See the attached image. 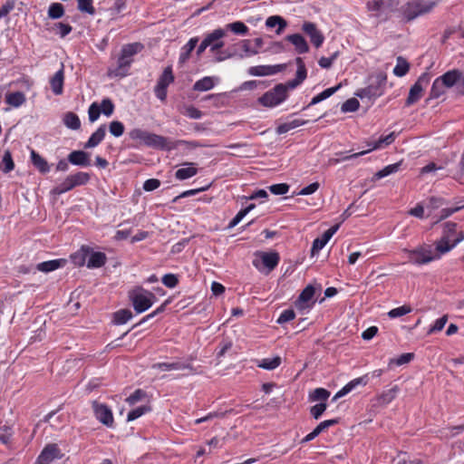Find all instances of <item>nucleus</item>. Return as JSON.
I'll use <instances>...</instances> for the list:
<instances>
[{"label":"nucleus","instance_id":"51","mask_svg":"<svg viewBox=\"0 0 464 464\" xmlns=\"http://www.w3.org/2000/svg\"><path fill=\"white\" fill-rule=\"evenodd\" d=\"M227 28L231 30L234 34H237L244 35L248 32L247 26L243 22H240V21L228 24L227 25Z\"/></svg>","mask_w":464,"mask_h":464},{"label":"nucleus","instance_id":"7","mask_svg":"<svg viewBox=\"0 0 464 464\" xmlns=\"http://www.w3.org/2000/svg\"><path fill=\"white\" fill-rule=\"evenodd\" d=\"M130 298L131 300L134 310L139 314L148 310L153 304L156 299L153 293L142 288H138L131 291L130 294Z\"/></svg>","mask_w":464,"mask_h":464},{"label":"nucleus","instance_id":"46","mask_svg":"<svg viewBox=\"0 0 464 464\" xmlns=\"http://www.w3.org/2000/svg\"><path fill=\"white\" fill-rule=\"evenodd\" d=\"M447 87L443 84V82L440 81V78H437L432 84L431 90H430V98L437 99L440 95H442Z\"/></svg>","mask_w":464,"mask_h":464},{"label":"nucleus","instance_id":"40","mask_svg":"<svg viewBox=\"0 0 464 464\" xmlns=\"http://www.w3.org/2000/svg\"><path fill=\"white\" fill-rule=\"evenodd\" d=\"M215 85V79L212 77H204L197 81L193 89L198 92H206L211 90Z\"/></svg>","mask_w":464,"mask_h":464},{"label":"nucleus","instance_id":"37","mask_svg":"<svg viewBox=\"0 0 464 464\" xmlns=\"http://www.w3.org/2000/svg\"><path fill=\"white\" fill-rule=\"evenodd\" d=\"M359 384H364L362 378H356L351 381L345 386H343L338 392L335 393V395L333 398V401H336L337 399L346 395Z\"/></svg>","mask_w":464,"mask_h":464},{"label":"nucleus","instance_id":"49","mask_svg":"<svg viewBox=\"0 0 464 464\" xmlns=\"http://www.w3.org/2000/svg\"><path fill=\"white\" fill-rule=\"evenodd\" d=\"M266 24L267 27L271 28L278 24L279 28L277 30V34H280L281 31L286 26L285 21L282 17L277 15L268 17L266 21Z\"/></svg>","mask_w":464,"mask_h":464},{"label":"nucleus","instance_id":"44","mask_svg":"<svg viewBox=\"0 0 464 464\" xmlns=\"http://www.w3.org/2000/svg\"><path fill=\"white\" fill-rule=\"evenodd\" d=\"M341 87V83H339L337 86L335 87H332V88H328L326 90H324V92H322L321 93L317 94L316 96H314L310 104L311 105H314V104H316L327 98H329L330 96H332L337 90H339Z\"/></svg>","mask_w":464,"mask_h":464},{"label":"nucleus","instance_id":"5","mask_svg":"<svg viewBox=\"0 0 464 464\" xmlns=\"http://www.w3.org/2000/svg\"><path fill=\"white\" fill-rule=\"evenodd\" d=\"M129 135L130 138L140 146L144 145L157 149H164L168 145L167 140L164 137L141 129H133L130 131Z\"/></svg>","mask_w":464,"mask_h":464},{"label":"nucleus","instance_id":"60","mask_svg":"<svg viewBox=\"0 0 464 464\" xmlns=\"http://www.w3.org/2000/svg\"><path fill=\"white\" fill-rule=\"evenodd\" d=\"M3 163L5 165V169H4L5 172L7 173V172H9V171L14 169V163L13 161L12 155H11V152L9 150H5V154H4V157H3Z\"/></svg>","mask_w":464,"mask_h":464},{"label":"nucleus","instance_id":"45","mask_svg":"<svg viewBox=\"0 0 464 464\" xmlns=\"http://www.w3.org/2000/svg\"><path fill=\"white\" fill-rule=\"evenodd\" d=\"M64 124L72 130H78L81 126L79 117L72 112H68L63 118Z\"/></svg>","mask_w":464,"mask_h":464},{"label":"nucleus","instance_id":"54","mask_svg":"<svg viewBox=\"0 0 464 464\" xmlns=\"http://www.w3.org/2000/svg\"><path fill=\"white\" fill-rule=\"evenodd\" d=\"M411 312V308L409 305H402V306L396 307V308H393L391 311H389L388 316L390 318H396V317L403 316Z\"/></svg>","mask_w":464,"mask_h":464},{"label":"nucleus","instance_id":"1","mask_svg":"<svg viewBox=\"0 0 464 464\" xmlns=\"http://www.w3.org/2000/svg\"><path fill=\"white\" fill-rule=\"evenodd\" d=\"M464 240V233L457 231V225L454 223H447L442 237L435 243V256L438 259L451 249L459 243Z\"/></svg>","mask_w":464,"mask_h":464},{"label":"nucleus","instance_id":"16","mask_svg":"<svg viewBox=\"0 0 464 464\" xmlns=\"http://www.w3.org/2000/svg\"><path fill=\"white\" fill-rule=\"evenodd\" d=\"M315 289L313 285H307L300 294L299 297L295 303L296 309L300 311L308 310L312 308L314 304V295Z\"/></svg>","mask_w":464,"mask_h":464},{"label":"nucleus","instance_id":"13","mask_svg":"<svg viewBox=\"0 0 464 464\" xmlns=\"http://www.w3.org/2000/svg\"><path fill=\"white\" fill-rule=\"evenodd\" d=\"M92 410L96 419L101 423L109 428H111L113 426L114 419L112 411L107 405L94 401L92 402Z\"/></svg>","mask_w":464,"mask_h":464},{"label":"nucleus","instance_id":"27","mask_svg":"<svg viewBox=\"0 0 464 464\" xmlns=\"http://www.w3.org/2000/svg\"><path fill=\"white\" fill-rule=\"evenodd\" d=\"M69 161L77 166H88L90 165V158L88 153L82 150H73L68 156Z\"/></svg>","mask_w":464,"mask_h":464},{"label":"nucleus","instance_id":"63","mask_svg":"<svg viewBox=\"0 0 464 464\" xmlns=\"http://www.w3.org/2000/svg\"><path fill=\"white\" fill-rule=\"evenodd\" d=\"M320 188V184L318 182H313L310 185L303 188L299 192L298 195L300 196H307L311 195L318 190Z\"/></svg>","mask_w":464,"mask_h":464},{"label":"nucleus","instance_id":"12","mask_svg":"<svg viewBox=\"0 0 464 464\" xmlns=\"http://www.w3.org/2000/svg\"><path fill=\"white\" fill-rule=\"evenodd\" d=\"M114 111V104L110 99H104L99 105L97 102H93L90 105L88 110V116L91 122H94L100 117L102 112L105 116H111Z\"/></svg>","mask_w":464,"mask_h":464},{"label":"nucleus","instance_id":"43","mask_svg":"<svg viewBox=\"0 0 464 464\" xmlns=\"http://www.w3.org/2000/svg\"><path fill=\"white\" fill-rule=\"evenodd\" d=\"M132 317V313L129 309H121L113 314V323L115 324H123Z\"/></svg>","mask_w":464,"mask_h":464},{"label":"nucleus","instance_id":"64","mask_svg":"<svg viewBox=\"0 0 464 464\" xmlns=\"http://www.w3.org/2000/svg\"><path fill=\"white\" fill-rule=\"evenodd\" d=\"M295 314L294 310H291V309L285 310L278 317L277 323L280 324H285L286 322L292 321L295 318Z\"/></svg>","mask_w":464,"mask_h":464},{"label":"nucleus","instance_id":"25","mask_svg":"<svg viewBox=\"0 0 464 464\" xmlns=\"http://www.w3.org/2000/svg\"><path fill=\"white\" fill-rule=\"evenodd\" d=\"M297 71L296 78L293 81L288 82L285 85L287 89H294L299 85L306 78V69L304 63L301 58H296Z\"/></svg>","mask_w":464,"mask_h":464},{"label":"nucleus","instance_id":"9","mask_svg":"<svg viewBox=\"0 0 464 464\" xmlns=\"http://www.w3.org/2000/svg\"><path fill=\"white\" fill-rule=\"evenodd\" d=\"M405 252L408 254L409 261L416 265H424L438 259V256H435L434 251L427 246H421L412 250H405Z\"/></svg>","mask_w":464,"mask_h":464},{"label":"nucleus","instance_id":"30","mask_svg":"<svg viewBox=\"0 0 464 464\" xmlns=\"http://www.w3.org/2000/svg\"><path fill=\"white\" fill-rule=\"evenodd\" d=\"M461 72L459 70H451L439 77L447 88L452 87L456 82H459Z\"/></svg>","mask_w":464,"mask_h":464},{"label":"nucleus","instance_id":"38","mask_svg":"<svg viewBox=\"0 0 464 464\" xmlns=\"http://www.w3.org/2000/svg\"><path fill=\"white\" fill-rule=\"evenodd\" d=\"M304 124H305V121L301 120V119H295V120H293V121H291L289 122H285V123L280 124L276 128V132L278 134H284V133H286V132H288L289 130H291L293 129L298 128V127L303 126Z\"/></svg>","mask_w":464,"mask_h":464},{"label":"nucleus","instance_id":"6","mask_svg":"<svg viewBox=\"0 0 464 464\" xmlns=\"http://www.w3.org/2000/svg\"><path fill=\"white\" fill-rule=\"evenodd\" d=\"M90 180V175L87 172L79 171L77 173L68 175L63 182L55 186L51 194L58 196L72 190L77 186L85 185Z\"/></svg>","mask_w":464,"mask_h":464},{"label":"nucleus","instance_id":"15","mask_svg":"<svg viewBox=\"0 0 464 464\" xmlns=\"http://www.w3.org/2000/svg\"><path fill=\"white\" fill-rule=\"evenodd\" d=\"M395 136H396L395 132H391L390 134H388L386 136L381 137L377 141H375L372 144H369L371 147L368 150H362V151H360V152H357V153H354V154H352L349 156H345L342 159V160H347L358 158V157L365 155L366 153H369L374 150H378V149L383 148L385 146H388L394 141Z\"/></svg>","mask_w":464,"mask_h":464},{"label":"nucleus","instance_id":"58","mask_svg":"<svg viewBox=\"0 0 464 464\" xmlns=\"http://www.w3.org/2000/svg\"><path fill=\"white\" fill-rule=\"evenodd\" d=\"M145 397H146V392H143L142 390H137L130 396H129L126 399V401L130 405H133L136 402H138L140 401H142Z\"/></svg>","mask_w":464,"mask_h":464},{"label":"nucleus","instance_id":"26","mask_svg":"<svg viewBox=\"0 0 464 464\" xmlns=\"http://www.w3.org/2000/svg\"><path fill=\"white\" fill-rule=\"evenodd\" d=\"M63 81H64V72H63V65H62V68L50 80L51 88L54 94H56V95L62 94Z\"/></svg>","mask_w":464,"mask_h":464},{"label":"nucleus","instance_id":"11","mask_svg":"<svg viewBox=\"0 0 464 464\" xmlns=\"http://www.w3.org/2000/svg\"><path fill=\"white\" fill-rule=\"evenodd\" d=\"M430 80L429 73L421 74L417 82L411 86L406 100V105L411 106L417 102L423 95L424 89L427 87Z\"/></svg>","mask_w":464,"mask_h":464},{"label":"nucleus","instance_id":"10","mask_svg":"<svg viewBox=\"0 0 464 464\" xmlns=\"http://www.w3.org/2000/svg\"><path fill=\"white\" fill-rule=\"evenodd\" d=\"M255 257L256 258L253 260V266L260 270V264H262L266 268H267V272L274 270L277 266L280 259L279 254L276 251H256L255 253Z\"/></svg>","mask_w":464,"mask_h":464},{"label":"nucleus","instance_id":"47","mask_svg":"<svg viewBox=\"0 0 464 464\" xmlns=\"http://www.w3.org/2000/svg\"><path fill=\"white\" fill-rule=\"evenodd\" d=\"M330 396V392L324 388H317L309 394L311 401H325Z\"/></svg>","mask_w":464,"mask_h":464},{"label":"nucleus","instance_id":"39","mask_svg":"<svg viewBox=\"0 0 464 464\" xmlns=\"http://www.w3.org/2000/svg\"><path fill=\"white\" fill-rule=\"evenodd\" d=\"M401 164V162L400 161V162L391 164V165L384 167L382 169L377 171L374 174L372 179L373 180L380 179L387 177L391 174L396 173L397 171H399Z\"/></svg>","mask_w":464,"mask_h":464},{"label":"nucleus","instance_id":"34","mask_svg":"<svg viewBox=\"0 0 464 464\" xmlns=\"http://www.w3.org/2000/svg\"><path fill=\"white\" fill-rule=\"evenodd\" d=\"M398 392H399L398 386H394L389 390H386V391L382 392L377 397V401L379 402V404L386 405V404L392 402L395 399Z\"/></svg>","mask_w":464,"mask_h":464},{"label":"nucleus","instance_id":"52","mask_svg":"<svg viewBox=\"0 0 464 464\" xmlns=\"http://www.w3.org/2000/svg\"><path fill=\"white\" fill-rule=\"evenodd\" d=\"M359 106L360 103L358 100L355 98H351L343 103L341 110L343 112H353L359 109Z\"/></svg>","mask_w":464,"mask_h":464},{"label":"nucleus","instance_id":"55","mask_svg":"<svg viewBox=\"0 0 464 464\" xmlns=\"http://www.w3.org/2000/svg\"><path fill=\"white\" fill-rule=\"evenodd\" d=\"M77 1H78V9L81 12H84L89 14H93L95 13V9L92 5V0H77Z\"/></svg>","mask_w":464,"mask_h":464},{"label":"nucleus","instance_id":"21","mask_svg":"<svg viewBox=\"0 0 464 464\" xmlns=\"http://www.w3.org/2000/svg\"><path fill=\"white\" fill-rule=\"evenodd\" d=\"M339 228V225H335L327 229L321 237L315 238L313 242L311 254L312 256L317 254L332 238Z\"/></svg>","mask_w":464,"mask_h":464},{"label":"nucleus","instance_id":"31","mask_svg":"<svg viewBox=\"0 0 464 464\" xmlns=\"http://www.w3.org/2000/svg\"><path fill=\"white\" fill-rule=\"evenodd\" d=\"M105 133L106 127L105 125H102L94 133H92V135L84 145V148L90 149L96 147L103 140Z\"/></svg>","mask_w":464,"mask_h":464},{"label":"nucleus","instance_id":"42","mask_svg":"<svg viewBox=\"0 0 464 464\" xmlns=\"http://www.w3.org/2000/svg\"><path fill=\"white\" fill-rule=\"evenodd\" d=\"M410 69L409 63L401 56L397 58L396 65L393 69V73L398 77L404 76Z\"/></svg>","mask_w":464,"mask_h":464},{"label":"nucleus","instance_id":"8","mask_svg":"<svg viewBox=\"0 0 464 464\" xmlns=\"http://www.w3.org/2000/svg\"><path fill=\"white\" fill-rule=\"evenodd\" d=\"M287 90L286 85L278 84L273 90L261 96L258 101L266 107L276 106L285 100Z\"/></svg>","mask_w":464,"mask_h":464},{"label":"nucleus","instance_id":"32","mask_svg":"<svg viewBox=\"0 0 464 464\" xmlns=\"http://www.w3.org/2000/svg\"><path fill=\"white\" fill-rule=\"evenodd\" d=\"M198 42V39L197 37H193L182 47L179 59L180 63L183 64L188 60L190 53L195 49Z\"/></svg>","mask_w":464,"mask_h":464},{"label":"nucleus","instance_id":"22","mask_svg":"<svg viewBox=\"0 0 464 464\" xmlns=\"http://www.w3.org/2000/svg\"><path fill=\"white\" fill-rule=\"evenodd\" d=\"M226 36V31L221 28L215 29L210 34H207V36L203 39L201 44L198 45L197 49V54L199 56L201 53L208 48H210V45L214 41L219 40Z\"/></svg>","mask_w":464,"mask_h":464},{"label":"nucleus","instance_id":"19","mask_svg":"<svg viewBox=\"0 0 464 464\" xmlns=\"http://www.w3.org/2000/svg\"><path fill=\"white\" fill-rule=\"evenodd\" d=\"M398 5L399 0H372L367 4L368 9L374 12H392Z\"/></svg>","mask_w":464,"mask_h":464},{"label":"nucleus","instance_id":"53","mask_svg":"<svg viewBox=\"0 0 464 464\" xmlns=\"http://www.w3.org/2000/svg\"><path fill=\"white\" fill-rule=\"evenodd\" d=\"M150 411V406H141V407H139L137 409H134V410L130 411L128 413L127 420L128 421H132V420L140 418L144 413H146V412H148Z\"/></svg>","mask_w":464,"mask_h":464},{"label":"nucleus","instance_id":"35","mask_svg":"<svg viewBox=\"0 0 464 464\" xmlns=\"http://www.w3.org/2000/svg\"><path fill=\"white\" fill-rule=\"evenodd\" d=\"M63 264H65V260L63 259L45 261L38 264L37 269L41 272L48 273L56 270Z\"/></svg>","mask_w":464,"mask_h":464},{"label":"nucleus","instance_id":"36","mask_svg":"<svg viewBox=\"0 0 464 464\" xmlns=\"http://www.w3.org/2000/svg\"><path fill=\"white\" fill-rule=\"evenodd\" d=\"M31 160L33 164L39 169L40 172L46 173L50 170L49 164L45 159H44L34 150L31 151Z\"/></svg>","mask_w":464,"mask_h":464},{"label":"nucleus","instance_id":"14","mask_svg":"<svg viewBox=\"0 0 464 464\" xmlns=\"http://www.w3.org/2000/svg\"><path fill=\"white\" fill-rule=\"evenodd\" d=\"M174 81V76L172 74V71L170 67H167L162 74L160 75L158 83L155 87V94L156 96L161 100L165 101L167 96V87Z\"/></svg>","mask_w":464,"mask_h":464},{"label":"nucleus","instance_id":"48","mask_svg":"<svg viewBox=\"0 0 464 464\" xmlns=\"http://www.w3.org/2000/svg\"><path fill=\"white\" fill-rule=\"evenodd\" d=\"M64 14V9L62 4L53 3L48 9V16L52 19L61 18Z\"/></svg>","mask_w":464,"mask_h":464},{"label":"nucleus","instance_id":"3","mask_svg":"<svg viewBox=\"0 0 464 464\" xmlns=\"http://www.w3.org/2000/svg\"><path fill=\"white\" fill-rule=\"evenodd\" d=\"M436 5L437 3L431 0H410L401 7V12L406 21H412L430 13Z\"/></svg>","mask_w":464,"mask_h":464},{"label":"nucleus","instance_id":"23","mask_svg":"<svg viewBox=\"0 0 464 464\" xmlns=\"http://www.w3.org/2000/svg\"><path fill=\"white\" fill-rule=\"evenodd\" d=\"M59 449L54 444L47 445L37 458V464H49L53 459L59 458Z\"/></svg>","mask_w":464,"mask_h":464},{"label":"nucleus","instance_id":"4","mask_svg":"<svg viewBox=\"0 0 464 464\" xmlns=\"http://www.w3.org/2000/svg\"><path fill=\"white\" fill-rule=\"evenodd\" d=\"M370 83L367 87L360 89L356 96L361 99H375L382 95L387 81V74L384 72H376L369 78Z\"/></svg>","mask_w":464,"mask_h":464},{"label":"nucleus","instance_id":"17","mask_svg":"<svg viewBox=\"0 0 464 464\" xmlns=\"http://www.w3.org/2000/svg\"><path fill=\"white\" fill-rule=\"evenodd\" d=\"M82 260L88 256L87 266L89 268L101 267L106 262V256L102 252H90L88 247L82 246L80 251Z\"/></svg>","mask_w":464,"mask_h":464},{"label":"nucleus","instance_id":"56","mask_svg":"<svg viewBox=\"0 0 464 464\" xmlns=\"http://www.w3.org/2000/svg\"><path fill=\"white\" fill-rule=\"evenodd\" d=\"M109 130L111 135L120 137L124 132V126L121 121H113L110 123Z\"/></svg>","mask_w":464,"mask_h":464},{"label":"nucleus","instance_id":"20","mask_svg":"<svg viewBox=\"0 0 464 464\" xmlns=\"http://www.w3.org/2000/svg\"><path fill=\"white\" fill-rule=\"evenodd\" d=\"M285 68V64L277 65H257L248 69V73L252 76H267L277 73Z\"/></svg>","mask_w":464,"mask_h":464},{"label":"nucleus","instance_id":"24","mask_svg":"<svg viewBox=\"0 0 464 464\" xmlns=\"http://www.w3.org/2000/svg\"><path fill=\"white\" fill-rule=\"evenodd\" d=\"M198 173V169L196 168V164L193 162H185L182 164V168L179 169L175 177L179 180H184L189 178L194 177Z\"/></svg>","mask_w":464,"mask_h":464},{"label":"nucleus","instance_id":"57","mask_svg":"<svg viewBox=\"0 0 464 464\" xmlns=\"http://www.w3.org/2000/svg\"><path fill=\"white\" fill-rule=\"evenodd\" d=\"M447 321H448L447 315H443L442 317L437 319L435 321L434 324L429 329L428 334H431L436 332L441 331L444 328Z\"/></svg>","mask_w":464,"mask_h":464},{"label":"nucleus","instance_id":"33","mask_svg":"<svg viewBox=\"0 0 464 464\" xmlns=\"http://www.w3.org/2000/svg\"><path fill=\"white\" fill-rule=\"evenodd\" d=\"M282 362V359L280 356L276 355L271 358H264L258 361L257 367L262 368L264 370H275L276 369Z\"/></svg>","mask_w":464,"mask_h":464},{"label":"nucleus","instance_id":"28","mask_svg":"<svg viewBox=\"0 0 464 464\" xmlns=\"http://www.w3.org/2000/svg\"><path fill=\"white\" fill-rule=\"evenodd\" d=\"M158 367L162 371H184L188 370L189 372H193L194 369L190 363L183 362L180 361L173 362H163L159 363Z\"/></svg>","mask_w":464,"mask_h":464},{"label":"nucleus","instance_id":"50","mask_svg":"<svg viewBox=\"0 0 464 464\" xmlns=\"http://www.w3.org/2000/svg\"><path fill=\"white\" fill-rule=\"evenodd\" d=\"M414 358V353H407L401 354L398 358H393L390 360L389 364L390 365H397L401 366L406 363H409L411 360Z\"/></svg>","mask_w":464,"mask_h":464},{"label":"nucleus","instance_id":"41","mask_svg":"<svg viewBox=\"0 0 464 464\" xmlns=\"http://www.w3.org/2000/svg\"><path fill=\"white\" fill-rule=\"evenodd\" d=\"M5 101L13 107H19L25 102V96L21 92H10L6 94Z\"/></svg>","mask_w":464,"mask_h":464},{"label":"nucleus","instance_id":"61","mask_svg":"<svg viewBox=\"0 0 464 464\" xmlns=\"http://www.w3.org/2000/svg\"><path fill=\"white\" fill-rule=\"evenodd\" d=\"M269 190L275 195H284L289 190V186L285 183L275 184L269 187Z\"/></svg>","mask_w":464,"mask_h":464},{"label":"nucleus","instance_id":"2","mask_svg":"<svg viewBox=\"0 0 464 464\" xmlns=\"http://www.w3.org/2000/svg\"><path fill=\"white\" fill-rule=\"evenodd\" d=\"M143 45L140 43L128 44L122 46L121 54L118 58V66L116 69L109 71L111 77H123L127 74L128 69L133 62V56L140 53Z\"/></svg>","mask_w":464,"mask_h":464},{"label":"nucleus","instance_id":"18","mask_svg":"<svg viewBox=\"0 0 464 464\" xmlns=\"http://www.w3.org/2000/svg\"><path fill=\"white\" fill-rule=\"evenodd\" d=\"M302 29L309 36L311 43L315 46V48H319L323 44L324 36L317 28L315 24L305 22L304 23Z\"/></svg>","mask_w":464,"mask_h":464},{"label":"nucleus","instance_id":"59","mask_svg":"<svg viewBox=\"0 0 464 464\" xmlns=\"http://www.w3.org/2000/svg\"><path fill=\"white\" fill-rule=\"evenodd\" d=\"M326 407L327 405L325 402L316 404L311 407L310 413L314 417V419L318 420L326 410Z\"/></svg>","mask_w":464,"mask_h":464},{"label":"nucleus","instance_id":"62","mask_svg":"<svg viewBox=\"0 0 464 464\" xmlns=\"http://www.w3.org/2000/svg\"><path fill=\"white\" fill-rule=\"evenodd\" d=\"M338 422L337 420H327L320 422L314 430L319 435L321 432L327 430L329 427L335 425Z\"/></svg>","mask_w":464,"mask_h":464},{"label":"nucleus","instance_id":"29","mask_svg":"<svg viewBox=\"0 0 464 464\" xmlns=\"http://www.w3.org/2000/svg\"><path fill=\"white\" fill-rule=\"evenodd\" d=\"M286 39L295 45V50L299 53H305L309 51L308 44L305 39L298 34H291L286 37Z\"/></svg>","mask_w":464,"mask_h":464}]
</instances>
